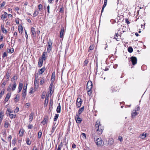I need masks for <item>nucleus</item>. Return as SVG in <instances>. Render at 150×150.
Wrapping results in <instances>:
<instances>
[{
	"mask_svg": "<svg viewBox=\"0 0 150 150\" xmlns=\"http://www.w3.org/2000/svg\"><path fill=\"white\" fill-rule=\"evenodd\" d=\"M95 129L98 134H101L104 128L100 124V120H98L96 122L95 125Z\"/></svg>",
	"mask_w": 150,
	"mask_h": 150,
	"instance_id": "nucleus-1",
	"label": "nucleus"
},
{
	"mask_svg": "<svg viewBox=\"0 0 150 150\" xmlns=\"http://www.w3.org/2000/svg\"><path fill=\"white\" fill-rule=\"evenodd\" d=\"M17 85L15 81H14L13 84H10L7 88V91H13L15 90Z\"/></svg>",
	"mask_w": 150,
	"mask_h": 150,
	"instance_id": "nucleus-2",
	"label": "nucleus"
},
{
	"mask_svg": "<svg viewBox=\"0 0 150 150\" xmlns=\"http://www.w3.org/2000/svg\"><path fill=\"white\" fill-rule=\"evenodd\" d=\"M52 42L50 39L48 40L47 43V51L50 52L52 50Z\"/></svg>",
	"mask_w": 150,
	"mask_h": 150,
	"instance_id": "nucleus-3",
	"label": "nucleus"
},
{
	"mask_svg": "<svg viewBox=\"0 0 150 150\" xmlns=\"http://www.w3.org/2000/svg\"><path fill=\"white\" fill-rule=\"evenodd\" d=\"M95 142L97 146H100L103 144V142L101 138H98L95 141Z\"/></svg>",
	"mask_w": 150,
	"mask_h": 150,
	"instance_id": "nucleus-4",
	"label": "nucleus"
},
{
	"mask_svg": "<svg viewBox=\"0 0 150 150\" xmlns=\"http://www.w3.org/2000/svg\"><path fill=\"white\" fill-rule=\"evenodd\" d=\"M131 60L133 65H135L137 64V59L136 57H131Z\"/></svg>",
	"mask_w": 150,
	"mask_h": 150,
	"instance_id": "nucleus-5",
	"label": "nucleus"
},
{
	"mask_svg": "<svg viewBox=\"0 0 150 150\" xmlns=\"http://www.w3.org/2000/svg\"><path fill=\"white\" fill-rule=\"evenodd\" d=\"M82 101L81 99L79 98H78L76 100V105L77 107H80Z\"/></svg>",
	"mask_w": 150,
	"mask_h": 150,
	"instance_id": "nucleus-6",
	"label": "nucleus"
},
{
	"mask_svg": "<svg viewBox=\"0 0 150 150\" xmlns=\"http://www.w3.org/2000/svg\"><path fill=\"white\" fill-rule=\"evenodd\" d=\"M86 89H91L92 87V82L91 81H89L87 84Z\"/></svg>",
	"mask_w": 150,
	"mask_h": 150,
	"instance_id": "nucleus-7",
	"label": "nucleus"
},
{
	"mask_svg": "<svg viewBox=\"0 0 150 150\" xmlns=\"http://www.w3.org/2000/svg\"><path fill=\"white\" fill-rule=\"evenodd\" d=\"M11 94V93H8L7 94L6 97L4 101V103H5L8 100V99L10 97Z\"/></svg>",
	"mask_w": 150,
	"mask_h": 150,
	"instance_id": "nucleus-8",
	"label": "nucleus"
},
{
	"mask_svg": "<svg viewBox=\"0 0 150 150\" xmlns=\"http://www.w3.org/2000/svg\"><path fill=\"white\" fill-rule=\"evenodd\" d=\"M47 52H44L42 55V58L41 59L43 61L45 60L47 58V57L45 56L47 54Z\"/></svg>",
	"mask_w": 150,
	"mask_h": 150,
	"instance_id": "nucleus-9",
	"label": "nucleus"
},
{
	"mask_svg": "<svg viewBox=\"0 0 150 150\" xmlns=\"http://www.w3.org/2000/svg\"><path fill=\"white\" fill-rule=\"evenodd\" d=\"M76 120L77 123H80L82 121L81 119L78 115L76 116Z\"/></svg>",
	"mask_w": 150,
	"mask_h": 150,
	"instance_id": "nucleus-10",
	"label": "nucleus"
},
{
	"mask_svg": "<svg viewBox=\"0 0 150 150\" xmlns=\"http://www.w3.org/2000/svg\"><path fill=\"white\" fill-rule=\"evenodd\" d=\"M137 113L136 112V110H134L132 112V118L134 117L137 115Z\"/></svg>",
	"mask_w": 150,
	"mask_h": 150,
	"instance_id": "nucleus-11",
	"label": "nucleus"
},
{
	"mask_svg": "<svg viewBox=\"0 0 150 150\" xmlns=\"http://www.w3.org/2000/svg\"><path fill=\"white\" fill-rule=\"evenodd\" d=\"M23 86V84L22 83H19L18 85V93L20 92Z\"/></svg>",
	"mask_w": 150,
	"mask_h": 150,
	"instance_id": "nucleus-12",
	"label": "nucleus"
},
{
	"mask_svg": "<svg viewBox=\"0 0 150 150\" xmlns=\"http://www.w3.org/2000/svg\"><path fill=\"white\" fill-rule=\"evenodd\" d=\"M64 28H62L61 29L60 33V36L59 37L61 38H62L63 37L64 34Z\"/></svg>",
	"mask_w": 150,
	"mask_h": 150,
	"instance_id": "nucleus-13",
	"label": "nucleus"
},
{
	"mask_svg": "<svg viewBox=\"0 0 150 150\" xmlns=\"http://www.w3.org/2000/svg\"><path fill=\"white\" fill-rule=\"evenodd\" d=\"M31 32L32 33V35L34 37L35 36V34L36 32L35 31V28L32 27L31 28Z\"/></svg>",
	"mask_w": 150,
	"mask_h": 150,
	"instance_id": "nucleus-14",
	"label": "nucleus"
},
{
	"mask_svg": "<svg viewBox=\"0 0 150 150\" xmlns=\"http://www.w3.org/2000/svg\"><path fill=\"white\" fill-rule=\"evenodd\" d=\"M7 13L6 12H4V14H2L1 16V19L4 20L7 17Z\"/></svg>",
	"mask_w": 150,
	"mask_h": 150,
	"instance_id": "nucleus-15",
	"label": "nucleus"
},
{
	"mask_svg": "<svg viewBox=\"0 0 150 150\" xmlns=\"http://www.w3.org/2000/svg\"><path fill=\"white\" fill-rule=\"evenodd\" d=\"M34 115V113L33 112H31L30 115H29V122H31L32 121Z\"/></svg>",
	"mask_w": 150,
	"mask_h": 150,
	"instance_id": "nucleus-16",
	"label": "nucleus"
},
{
	"mask_svg": "<svg viewBox=\"0 0 150 150\" xmlns=\"http://www.w3.org/2000/svg\"><path fill=\"white\" fill-rule=\"evenodd\" d=\"M43 60L41 59H39V62L38 64V67H41L42 64L43 62Z\"/></svg>",
	"mask_w": 150,
	"mask_h": 150,
	"instance_id": "nucleus-17",
	"label": "nucleus"
},
{
	"mask_svg": "<svg viewBox=\"0 0 150 150\" xmlns=\"http://www.w3.org/2000/svg\"><path fill=\"white\" fill-rule=\"evenodd\" d=\"M26 94V91L25 90V89H24V90H23L22 95L24 99L25 98Z\"/></svg>",
	"mask_w": 150,
	"mask_h": 150,
	"instance_id": "nucleus-18",
	"label": "nucleus"
},
{
	"mask_svg": "<svg viewBox=\"0 0 150 150\" xmlns=\"http://www.w3.org/2000/svg\"><path fill=\"white\" fill-rule=\"evenodd\" d=\"M24 129H21L19 131V134L21 137L23 136L24 132Z\"/></svg>",
	"mask_w": 150,
	"mask_h": 150,
	"instance_id": "nucleus-19",
	"label": "nucleus"
},
{
	"mask_svg": "<svg viewBox=\"0 0 150 150\" xmlns=\"http://www.w3.org/2000/svg\"><path fill=\"white\" fill-rule=\"evenodd\" d=\"M55 72H53L52 74L51 77V79L52 80V82H53L54 81L55 79Z\"/></svg>",
	"mask_w": 150,
	"mask_h": 150,
	"instance_id": "nucleus-20",
	"label": "nucleus"
},
{
	"mask_svg": "<svg viewBox=\"0 0 150 150\" xmlns=\"http://www.w3.org/2000/svg\"><path fill=\"white\" fill-rule=\"evenodd\" d=\"M47 118H45L43 121L41 122V123L43 125H45L47 123Z\"/></svg>",
	"mask_w": 150,
	"mask_h": 150,
	"instance_id": "nucleus-21",
	"label": "nucleus"
},
{
	"mask_svg": "<svg viewBox=\"0 0 150 150\" xmlns=\"http://www.w3.org/2000/svg\"><path fill=\"white\" fill-rule=\"evenodd\" d=\"M48 102V97L46 96L45 98V103H44V106H47V103Z\"/></svg>",
	"mask_w": 150,
	"mask_h": 150,
	"instance_id": "nucleus-22",
	"label": "nucleus"
},
{
	"mask_svg": "<svg viewBox=\"0 0 150 150\" xmlns=\"http://www.w3.org/2000/svg\"><path fill=\"white\" fill-rule=\"evenodd\" d=\"M61 106L60 105V103H59V105L57 106V113H60L61 112Z\"/></svg>",
	"mask_w": 150,
	"mask_h": 150,
	"instance_id": "nucleus-23",
	"label": "nucleus"
},
{
	"mask_svg": "<svg viewBox=\"0 0 150 150\" xmlns=\"http://www.w3.org/2000/svg\"><path fill=\"white\" fill-rule=\"evenodd\" d=\"M1 29L2 30V32L6 34L7 33V31L6 29L4 28V26L3 25L1 26Z\"/></svg>",
	"mask_w": 150,
	"mask_h": 150,
	"instance_id": "nucleus-24",
	"label": "nucleus"
},
{
	"mask_svg": "<svg viewBox=\"0 0 150 150\" xmlns=\"http://www.w3.org/2000/svg\"><path fill=\"white\" fill-rule=\"evenodd\" d=\"M4 117L3 113L2 112H0V123L1 122Z\"/></svg>",
	"mask_w": 150,
	"mask_h": 150,
	"instance_id": "nucleus-25",
	"label": "nucleus"
},
{
	"mask_svg": "<svg viewBox=\"0 0 150 150\" xmlns=\"http://www.w3.org/2000/svg\"><path fill=\"white\" fill-rule=\"evenodd\" d=\"M45 70V68L44 67H43L41 69H40L39 70V72L40 74H42L43 72H44Z\"/></svg>",
	"mask_w": 150,
	"mask_h": 150,
	"instance_id": "nucleus-26",
	"label": "nucleus"
},
{
	"mask_svg": "<svg viewBox=\"0 0 150 150\" xmlns=\"http://www.w3.org/2000/svg\"><path fill=\"white\" fill-rule=\"evenodd\" d=\"M9 125V123L7 121H5L4 124V127L5 128H7Z\"/></svg>",
	"mask_w": 150,
	"mask_h": 150,
	"instance_id": "nucleus-27",
	"label": "nucleus"
},
{
	"mask_svg": "<svg viewBox=\"0 0 150 150\" xmlns=\"http://www.w3.org/2000/svg\"><path fill=\"white\" fill-rule=\"evenodd\" d=\"M84 106H83L81 108H80L79 110V111H78V112H79V114H81L82 112V111H83V110H84Z\"/></svg>",
	"mask_w": 150,
	"mask_h": 150,
	"instance_id": "nucleus-28",
	"label": "nucleus"
},
{
	"mask_svg": "<svg viewBox=\"0 0 150 150\" xmlns=\"http://www.w3.org/2000/svg\"><path fill=\"white\" fill-rule=\"evenodd\" d=\"M10 117L11 119H13L16 117V115H13V114H9Z\"/></svg>",
	"mask_w": 150,
	"mask_h": 150,
	"instance_id": "nucleus-29",
	"label": "nucleus"
},
{
	"mask_svg": "<svg viewBox=\"0 0 150 150\" xmlns=\"http://www.w3.org/2000/svg\"><path fill=\"white\" fill-rule=\"evenodd\" d=\"M19 96L18 95L16 96L15 98V102H17L19 100Z\"/></svg>",
	"mask_w": 150,
	"mask_h": 150,
	"instance_id": "nucleus-30",
	"label": "nucleus"
},
{
	"mask_svg": "<svg viewBox=\"0 0 150 150\" xmlns=\"http://www.w3.org/2000/svg\"><path fill=\"white\" fill-rule=\"evenodd\" d=\"M53 84V82H52L51 81V82L50 84V86L49 87V88L50 89V94H51V91H52V87Z\"/></svg>",
	"mask_w": 150,
	"mask_h": 150,
	"instance_id": "nucleus-31",
	"label": "nucleus"
},
{
	"mask_svg": "<svg viewBox=\"0 0 150 150\" xmlns=\"http://www.w3.org/2000/svg\"><path fill=\"white\" fill-rule=\"evenodd\" d=\"M39 12L37 11H35L33 14V17H35L38 15Z\"/></svg>",
	"mask_w": 150,
	"mask_h": 150,
	"instance_id": "nucleus-32",
	"label": "nucleus"
},
{
	"mask_svg": "<svg viewBox=\"0 0 150 150\" xmlns=\"http://www.w3.org/2000/svg\"><path fill=\"white\" fill-rule=\"evenodd\" d=\"M62 143L61 142L59 145L58 147L57 150H61V148L62 147Z\"/></svg>",
	"mask_w": 150,
	"mask_h": 150,
	"instance_id": "nucleus-33",
	"label": "nucleus"
},
{
	"mask_svg": "<svg viewBox=\"0 0 150 150\" xmlns=\"http://www.w3.org/2000/svg\"><path fill=\"white\" fill-rule=\"evenodd\" d=\"M42 133L41 130H40L38 132V138H40L42 136Z\"/></svg>",
	"mask_w": 150,
	"mask_h": 150,
	"instance_id": "nucleus-34",
	"label": "nucleus"
},
{
	"mask_svg": "<svg viewBox=\"0 0 150 150\" xmlns=\"http://www.w3.org/2000/svg\"><path fill=\"white\" fill-rule=\"evenodd\" d=\"M58 117H59L58 114H55V116H54V121H56L57 120Z\"/></svg>",
	"mask_w": 150,
	"mask_h": 150,
	"instance_id": "nucleus-35",
	"label": "nucleus"
},
{
	"mask_svg": "<svg viewBox=\"0 0 150 150\" xmlns=\"http://www.w3.org/2000/svg\"><path fill=\"white\" fill-rule=\"evenodd\" d=\"M128 51L130 53H132L133 51V48L131 47H129L128 49Z\"/></svg>",
	"mask_w": 150,
	"mask_h": 150,
	"instance_id": "nucleus-36",
	"label": "nucleus"
},
{
	"mask_svg": "<svg viewBox=\"0 0 150 150\" xmlns=\"http://www.w3.org/2000/svg\"><path fill=\"white\" fill-rule=\"evenodd\" d=\"M18 30L20 33H22L23 32V28L22 27L18 28Z\"/></svg>",
	"mask_w": 150,
	"mask_h": 150,
	"instance_id": "nucleus-37",
	"label": "nucleus"
},
{
	"mask_svg": "<svg viewBox=\"0 0 150 150\" xmlns=\"http://www.w3.org/2000/svg\"><path fill=\"white\" fill-rule=\"evenodd\" d=\"M4 92V90H2L0 93V99L1 98L3 95Z\"/></svg>",
	"mask_w": 150,
	"mask_h": 150,
	"instance_id": "nucleus-38",
	"label": "nucleus"
},
{
	"mask_svg": "<svg viewBox=\"0 0 150 150\" xmlns=\"http://www.w3.org/2000/svg\"><path fill=\"white\" fill-rule=\"evenodd\" d=\"M10 75V74L9 73H7L6 75V78L8 80Z\"/></svg>",
	"mask_w": 150,
	"mask_h": 150,
	"instance_id": "nucleus-39",
	"label": "nucleus"
},
{
	"mask_svg": "<svg viewBox=\"0 0 150 150\" xmlns=\"http://www.w3.org/2000/svg\"><path fill=\"white\" fill-rule=\"evenodd\" d=\"M88 92V94L89 96H91V89H87Z\"/></svg>",
	"mask_w": 150,
	"mask_h": 150,
	"instance_id": "nucleus-40",
	"label": "nucleus"
},
{
	"mask_svg": "<svg viewBox=\"0 0 150 150\" xmlns=\"http://www.w3.org/2000/svg\"><path fill=\"white\" fill-rule=\"evenodd\" d=\"M119 36V35L118 33H116L115 35V37H114V38L117 41H118L117 39H119L118 38V37Z\"/></svg>",
	"mask_w": 150,
	"mask_h": 150,
	"instance_id": "nucleus-41",
	"label": "nucleus"
},
{
	"mask_svg": "<svg viewBox=\"0 0 150 150\" xmlns=\"http://www.w3.org/2000/svg\"><path fill=\"white\" fill-rule=\"evenodd\" d=\"M2 136L3 137H6V131H3L2 132Z\"/></svg>",
	"mask_w": 150,
	"mask_h": 150,
	"instance_id": "nucleus-42",
	"label": "nucleus"
},
{
	"mask_svg": "<svg viewBox=\"0 0 150 150\" xmlns=\"http://www.w3.org/2000/svg\"><path fill=\"white\" fill-rule=\"evenodd\" d=\"M42 5L41 4H39L38 6V8L39 10L40 11L42 10Z\"/></svg>",
	"mask_w": 150,
	"mask_h": 150,
	"instance_id": "nucleus-43",
	"label": "nucleus"
},
{
	"mask_svg": "<svg viewBox=\"0 0 150 150\" xmlns=\"http://www.w3.org/2000/svg\"><path fill=\"white\" fill-rule=\"evenodd\" d=\"M93 46H90L89 48L88 51L91 52V51L93 49Z\"/></svg>",
	"mask_w": 150,
	"mask_h": 150,
	"instance_id": "nucleus-44",
	"label": "nucleus"
},
{
	"mask_svg": "<svg viewBox=\"0 0 150 150\" xmlns=\"http://www.w3.org/2000/svg\"><path fill=\"white\" fill-rule=\"evenodd\" d=\"M56 128V126H53L52 128V129L51 131V134L53 133L55 129Z\"/></svg>",
	"mask_w": 150,
	"mask_h": 150,
	"instance_id": "nucleus-45",
	"label": "nucleus"
},
{
	"mask_svg": "<svg viewBox=\"0 0 150 150\" xmlns=\"http://www.w3.org/2000/svg\"><path fill=\"white\" fill-rule=\"evenodd\" d=\"M19 111V108L18 107H16L15 109L14 112L16 113L18 112Z\"/></svg>",
	"mask_w": 150,
	"mask_h": 150,
	"instance_id": "nucleus-46",
	"label": "nucleus"
},
{
	"mask_svg": "<svg viewBox=\"0 0 150 150\" xmlns=\"http://www.w3.org/2000/svg\"><path fill=\"white\" fill-rule=\"evenodd\" d=\"M17 79V76H14L11 79V81H13L14 80H16Z\"/></svg>",
	"mask_w": 150,
	"mask_h": 150,
	"instance_id": "nucleus-47",
	"label": "nucleus"
},
{
	"mask_svg": "<svg viewBox=\"0 0 150 150\" xmlns=\"http://www.w3.org/2000/svg\"><path fill=\"white\" fill-rule=\"evenodd\" d=\"M26 143L28 145L30 144L31 142L29 141V139H28L26 140Z\"/></svg>",
	"mask_w": 150,
	"mask_h": 150,
	"instance_id": "nucleus-48",
	"label": "nucleus"
},
{
	"mask_svg": "<svg viewBox=\"0 0 150 150\" xmlns=\"http://www.w3.org/2000/svg\"><path fill=\"white\" fill-rule=\"evenodd\" d=\"M117 88V87H114L113 88H112V92L116 91H117L116 89Z\"/></svg>",
	"mask_w": 150,
	"mask_h": 150,
	"instance_id": "nucleus-49",
	"label": "nucleus"
},
{
	"mask_svg": "<svg viewBox=\"0 0 150 150\" xmlns=\"http://www.w3.org/2000/svg\"><path fill=\"white\" fill-rule=\"evenodd\" d=\"M39 82V81L38 80H37L35 79V81H34V84L35 86H36V84H38V83Z\"/></svg>",
	"mask_w": 150,
	"mask_h": 150,
	"instance_id": "nucleus-50",
	"label": "nucleus"
},
{
	"mask_svg": "<svg viewBox=\"0 0 150 150\" xmlns=\"http://www.w3.org/2000/svg\"><path fill=\"white\" fill-rule=\"evenodd\" d=\"M88 61L87 60H85L83 63L84 66H85L87 65L88 63Z\"/></svg>",
	"mask_w": 150,
	"mask_h": 150,
	"instance_id": "nucleus-51",
	"label": "nucleus"
},
{
	"mask_svg": "<svg viewBox=\"0 0 150 150\" xmlns=\"http://www.w3.org/2000/svg\"><path fill=\"white\" fill-rule=\"evenodd\" d=\"M118 139L120 140V142H122V137L120 136H119L118 138Z\"/></svg>",
	"mask_w": 150,
	"mask_h": 150,
	"instance_id": "nucleus-52",
	"label": "nucleus"
},
{
	"mask_svg": "<svg viewBox=\"0 0 150 150\" xmlns=\"http://www.w3.org/2000/svg\"><path fill=\"white\" fill-rule=\"evenodd\" d=\"M11 135H9L8 137V140L11 142Z\"/></svg>",
	"mask_w": 150,
	"mask_h": 150,
	"instance_id": "nucleus-53",
	"label": "nucleus"
},
{
	"mask_svg": "<svg viewBox=\"0 0 150 150\" xmlns=\"http://www.w3.org/2000/svg\"><path fill=\"white\" fill-rule=\"evenodd\" d=\"M146 134H145L144 133H143L142 135V136L141 137V138H144L146 137Z\"/></svg>",
	"mask_w": 150,
	"mask_h": 150,
	"instance_id": "nucleus-54",
	"label": "nucleus"
},
{
	"mask_svg": "<svg viewBox=\"0 0 150 150\" xmlns=\"http://www.w3.org/2000/svg\"><path fill=\"white\" fill-rule=\"evenodd\" d=\"M14 10L15 11H18L19 10V8L18 7H15Z\"/></svg>",
	"mask_w": 150,
	"mask_h": 150,
	"instance_id": "nucleus-55",
	"label": "nucleus"
},
{
	"mask_svg": "<svg viewBox=\"0 0 150 150\" xmlns=\"http://www.w3.org/2000/svg\"><path fill=\"white\" fill-rule=\"evenodd\" d=\"M7 56L6 53V52H4L3 54L2 57L3 58H4L5 57H6Z\"/></svg>",
	"mask_w": 150,
	"mask_h": 150,
	"instance_id": "nucleus-56",
	"label": "nucleus"
},
{
	"mask_svg": "<svg viewBox=\"0 0 150 150\" xmlns=\"http://www.w3.org/2000/svg\"><path fill=\"white\" fill-rule=\"evenodd\" d=\"M6 83L5 82H4L1 84V86L2 87H4L5 86Z\"/></svg>",
	"mask_w": 150,
	"mask_h": 150,
	"instance_id": "nucleus-57",
	"label": "nucleus"
},
{
	"mask_svg": "<svg viewBox=\"0 0 150 150\" xmlns=\"http://www.w3.org/2000/svg\"><path fill=\"white\" fill-rule=\"evenodd\" d=\"M30 105V103H26L25 104V106L26 108H28Z\"/></svg>",
	"mask_w": 150,
	"mask_h": 150,
	"instance_id": "nucleus-58",
	"label": "nucleus"
},
{
	"mask_svg": "<svg viewBox=\"0 0 150 150\" xmlns=\"http://www.w3.org/2000/svg\"><path fill=\"white\" fill-rule=\"evenodd\" d=\"M14 52V49L13 48L11 49L10 50H9V51H8V52H11V53H12L13 52Z\"/></svg>",
	"mask_w": 150,
	"mask_h": 150,
	"instance_id": "nucleus-59",
	"label": "nucleus"
},
{
	"mask_svg": "<svg viewBox=\"0 0 150 150\" xmlns=\"http://www.w3.org/2000/svg\"><path fill=\"white\" fill-rule=\"evenodd\" d=\"M135 110H136V112L139 111L140 110L139 107L138 106H137V107L136 108Z\"/></svg>",
	"mask_w": 150,
	"mask_h": 150,
	"instance_id": "nucleus-60",
	"label": "nucleus"
},
{
	"mask_svg": "<svg viewBox=\"0 0 150 150\" xmlns=\"http://www.w3.org/2000/svg\"><path fill=\"white\" fill-rule=\"evenodd\" d=\"M28 129H31L33 127V125H29L28 126Z\"/></svg>",
	"mask_w": 150,
	"mask_h": 150,
	"instance_id": "nucleus-61",
	"label": "nucleus"
},
{
	"mask_svg": "<svg viewBox=\"0 0 150 150\" xmlns=\"http://www.w3.org/2000/svg\"><path fill=\"white\" fill-rule=\"evenodd\" d=\"M44 83V81L43 80H41L40 81V85H42Z\"/></svg>",
	"mask_w": 150,
	"mask_h": 150,
	"instance_id": "nucleus-62",
	"label": "nucleus"
},
{
	"mask_svg": "<svg viewBox=\"0 0 150 150\" xmlns=\"http://www.w3.org/2000/svg\"><path fill=\"white\" fill-rule=\"evenodd\" d=\"M7 111H8V112H9V113H10L12 112H11V110H10V109H9V108H7Z\"/></svg>",
	"mask_w": 150,
	"mask_h": 150,
	"instance_id": "nucleus-63",
	"label": "nucleus"
},
{
	"mask_svg": "<svg viewBox=\"0 0 150 150\" xmlns=\"http://www.w3.org/2000/svg\"><path fill=\"white\" fill-rule=\"evenodd\" d=\"M5 2H3L1 4V6L2 7H3L5 5Z\"/></svg>",
	"mask_w": 150,
	"mask_h": 150,
	"instance_id": "nucleus-64",
	"label": "nucleus"
}]
</instances>
